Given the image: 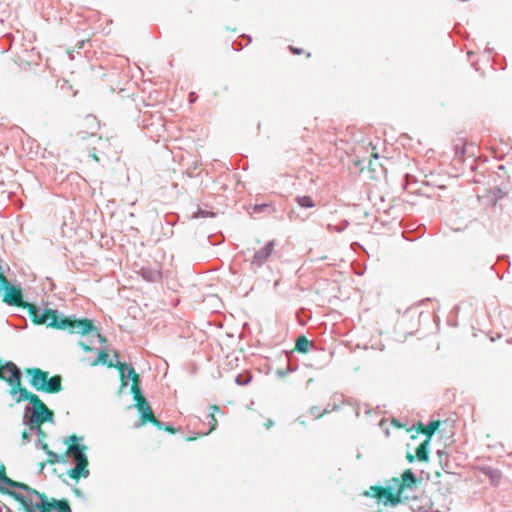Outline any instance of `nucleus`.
<instances>
[{
  "mask_svg": "<svg viewBox=\"0 0 512 512\" xmlns=\"http://www.w3.org/2000/svg\"><path fill=\"white\" fill-rule=\"evenodd\" d=\"M7 367L12 369L11 377L8 379V384L11 387L10 394L12 396L18 394V397L15 399L17 403L26 400L30 402L29 405L25 407L23 424L27 426L30 431L36 432L39 443L43 442L46 438V433L42 430L41 424L46 421H52L54 414L37 395L21 386V370L17 369L13 364H8Z\"/></svg>",
  "mask_w": 512,
  "mask_h": 512,
  "instance_id": "nucleus-1",
  "label": "nucleus"
},
{
  "mask_svg": "<svg viewBox=\"0 0 512 512\" xmlns=\"http://www.w3.org/2000/svg\"><path fill=\"white\" fill-rule=\"evenodd\" d=\"M31 321L36 325H46L50 328L67 330L70 333L87 335L92 344L93 339L105 342V338L97 331L89 319H77L74 315L66 317L57 309L42 308L32 303H25Z\"/></svg>",
  "mask_w": 512,
  "mask_h": 512,
  "instance_id": "nucleus-2",
  "label": "nucleus"
},
{
  "mask_svg": "<svg viewBox=\"0 0 512 512\" xmlns=\"http://www.w3.org/2000/svg\"><path fill=\"white\" fill-rule=\"evenodd\" d=\"M417 487V477L410 470H406L401 479L393 477L385 481L384 486H371L365 492L366 496L377 498L386 506L395 507L402 501L410 499V492H413Z\"/></svg>",
  "mask_w": 512,
  "mask_h": 512,
  "instance_id": "nucleus-3",
  "label": "nucleus"
},
{
  "mask_svg": "<svg viewBox=\"0 0 512 512\" xmlns=\"http://www.w3.org/2000/svg\"><path fill=\"white\" fill-rule=\"evenodd\" d=\"M115 367L118 368L120 378H121V387L120 392L123 388L128 385V380H132L131 393L133 394V398L136 402L135 407L141 413V422L142 424L146 422H151L156 426H160L161 422L156 419L154 416L151 407L145 397L142 395L140 388V376L135 372V369L127 365L126 363H122L117 361Z\"/></svg>",
  "mask_w": 512,
  "mask_h": 512,
  "instance_id": "nucleus-4",
  "label": "nucleus"
},
{
  "mask_svg": "<svg viewBox=\"0 0 512 512\" xmlns=\"http://www.w3.org/2000/svg\"><path fill=\"white\" fill-rule=\"evenodd\" d=\"M26 373L31 377V386L39 391L50 394L58 393L62 391V377L60 375L49 377V372L43 371L40 368H30L26 370Z\"/></svg>",
  "mask_w": 512,
  "mask_h": 512,
  "instance_id": "nucleus-5",
  "label": "nucleus"
},
{
  "mask_svg": "<svg viewBox=\"0 0 512 512\" xmlns=\"http://www.w3.org/2000/svg\"><path fill=\"white\" fill-rule=\"evenodd\" d=\"M379 138L372 139L371 137H362L357 139V144L354 145V154H357V161H354V165H358L362 161L378 158L377 145L379 144Z\"/></svg>",
  "mask_w": 512,
  "mask_h": 512,
  "instance_id": "nucleus-6",
  "label": "nucleus"
},
{
  "mask_svg": "<svg viewBox=\"0 0 512 512\" xmlns=\"http://www.w3.org/2000/svg\"><path fill=\"white\" fill-rule=\"evenodd\" d=\"M4 290L3 301L10 306H19L25 308L26 301L23 300L20 287L12 285L8 280L7 284H0V292Z\"/></svg>",
  "mask_w": 512,
  "mask_h": 512,
  "instance_id": "nucleus-7",
  "label": "nucleus"
},
{
  "mask_svg": "<svg viewBox=\"0 0 512 512\" xmlns=\"http://www.w3.org/2000/svg\"><path fill=\"white\" fill-rule=\"evenodd\" d=\"M87 446L84 444H70L67 448L66 455L70 457L74 465L88 466V458L85 454Z\"/></svg>",
  "mask_w": 512,
  "mask_h": 512,
  "instance_id": "nucleus-8",
  "label": "nucleus"
},
{
  "mask_svg": "<svg viewBox=\"0 0 512 512\" xmlns=\"http://www.w3.org/2000/svg\"><path fill=\"white\" fill-rule=\"evenodd\" d=\"M276 246L275 240L268 241L264 247L260 250L256 251L251 259V265L259 268L263 266L268 258L271 256L274 248Z\"/></svg>",
  "mask_w": 512,
  "mask_h": 512,
  "instance_id": "nucleus-9",
  "label": "nucleus"
},
{
  "mask_svg": "<svg viewBox=\"0 0 512 512\" xmlns=\"http://www.w3.org/2000/svg\"><path fill=\"white\" fill-rule=\"evenodd\" d=\"M83 127L85 130L79 131L77 134L81 139L87 136H94L100 128V122L94 115H87L83 120Z\"/></svg>",
  "mask_w": 512,
  "mask_h": 512,
  "instance_id": "nucleus-10",
  "label": "nucleus"
},
{
  "mask_svg": "<svg viewBox=\"0 0 512 512\" xmlns=\"http://www.w3.org/2000/svg\"><path fill=\"white\" fill-rule=\"evenodd\" d=\"M0 492L3 494H8L9 496L13 497L15 500L20 502L25 507L26 512H36L38 510V508L36 507V503L33 504L30 499H28L21 493L11 491L7 488H0Z\"/></svg>",
  "mask_w": 512,
  "mask_h": 512,
  "instance_id": "nucleus-11",
  "label": "nucleus"
},
{
  "mask_svg": "<svg viewBox=\"0 0 512 512\" xmlns=\"http://www.w3.org/2000/svg\"><path fill=\"white\" fill-rule=\"evenodd\" d=\"M140 276L148 282H158L162 279V272L159 265L143 266L139 271Z\"/></svg>",
  "mask_w": 512,
  "mask_h": 512,
  "instance_id": "nucleus-12",
  "label": "nucleus"
},
{
  "mask_svg": "<svg viewBox=\"0 0 512 512\" xmlns=\"http://www.w3.org/2000/svg\"><path fill=\"white\" fill-rule=\"evenodd\" d=\"M0 484H5L11 488L20 489L23 491L28 490L26 488L27 484L14 481V480L10 479L9 477H7L5 466L2 464H0ZM0 488H4V487L2 485H0Z\"/></svg>",
  "mask_w": 512,
  "mask_h": 512,
  "instance_id": "nucleus-13",
  "label": "nucleus"
},
{
  "mask_svg": "<svg viewBox=\"0 0 512 512\" xmlns=\"http://www.w3.org/2000/svg\"><path fill=\"white\" fill-rule=\"evenodd\" d=\"M59 501L55 498L48 500L47 496H45L42 501L36 502V507L40 512H50L52 509H56V503H59Z\"/></svg>",
  "mask_w": 512,
  "mask_h": 512,
  "instance_id": "nucleus-14",
  "label": "nucleus"
},
{
  "mask_svg": "<svg viewBox=\"0 0 512 512\" xmlns=\"http://www.w3.org/2000/svg\"><path fill=\"white\" fill-rule=\"evenodd\" d=\"M68 476L72 479H79L80 477L87 478L90 474L87 466L74 465L73 468L68 470Z\"/></svg>",
  "mask_w": 512,
  "mask_h": 512,
  "instance_id": "nucleus-15",
  "label": "nucleus"
},
{
  "mask_svg": "<svg viewBox=\"0 0 512 512\" xmlns=\"http://www.w3.org/2000/svg\"><path fill=\"white\" fill-rule=\"evenodd\" d=\"M314 348L313 341L308 340L305 336H299L296 340V350L300 353H307Z\"/></svg>",
  "mask_w": 512,
  "mask_h": 512,
  "instance_id": "nucleus-16",
  "label": "nucleus"
},
{
  "mask_svg": "<svg viewBox=\"0 0 512 512\" xmlns=\"http://www.w3.org/2000/svg\"><path fill=\"white\" fill-rule=\"evenodd\" d=\"M484 475H486L492 484L497 485L502 477L501 471L491 467H485L482 469Z\"/></svg>",
  "mask_w": 512,
  "mask_h": 512,
  "instance_id": "nucleus-17",
  "label": "nucleus"
},
{
  "mask_svg": "<svg viewBox=\"0 0 512 512\" xmlns=\"http://www.w3.org/2000/svg\"><path fill=\"white\" fill-rule=\"evenodd\" d=\"M428 445H429V440H426L417 447L416 455L420 461L428 460Z\"/></svg>",
  "mask_w": 512,
  "mask_h": 512,
  "instance_id": "nucleus-18",
  "label": "nucleus"
},
{
  "mask_svg": "<svg viewBox=\"0 0 512 512\" xmlns=\"http://www.w3.org/2000/svg\"><path fill=\"white\" fill-rule=\"evenodd\" d=\"M439 421H431L425 428L423 429V433L428 437L427 440H430L435 431L439 428Z\"/></svg>",
  "mask_w": 512,
  "mask_h": 512,
  "instance_id": "nucleus-19",
  "label": "nucleus"
},
{
  "mask_svg": "<svg viewBox=\"0 0 512 512\" xmlns=\"http://www.w3.org/2000/svg\"><path fill=\"white\" fill-rule=\"evenodd\" d=\"M296 202L303 208H312L315 205L310 196H297Z\"/></svg>",
  "mask_w": 512,
  "mask_h": 512,
  "instance_id": "nucleus-20",
  "label": "nucleus"
},
{
  "mask_svg": "<svg viewBox=\"0 0 512 512\" xmlns=\"http://www.w3.org/2000/svg\"><path fill=\"white\" fill-rule=\"evenodd\" d=\"M251 380H252L251 374H249V373L239 374L235 378V383L239 386H244V385H247L248 383H250Z\"/></svg>",
  "mask_w": 512,
  "mask_h": 512,
  "instance_id": "nucleus-21",
  "label": "nucleus"
},
{
  "mask_svg": "<svg viewBox=\"0 0 512 512\" xmlns=\"http://www.w3.org/2000/svg\"><path fill=\"white\" fill-rule=\"evenodd\" d=\"M56 505L57 507L55 510H57V512H72L66 500H60L59 503H56Z\"/></svg>",
  "mask_w": 512,
  "mask_h": 512,
  "instance_id": "nucleus-22",
  "label": "nucleus"
},
{
  "mask_svg": "<svg viewBox=\"0 0 512 512\" xmlns=\"http://www.w3.org/2000/svg\"><path fill=\"white\" fill-rule=\"evenodd\" d=\"M349 226V222L347 220H344L341 225H328V229L330 231H336V232H342Z\"/></svg>",
  "mask_w": 512,
  "mask_h": 512,
  "instance_id": "nucleus-23",
  "label": "nucleus"
},
{
  "mask_svg": "<svg viewBox=\"0 0 512 512\" xmlns=\"http://www.w3.org/2000/svg\"><path fill=\"white\" fill-rule=\"evenodd\" d=\"M328 412H329L328 408H325L323 411H320V409L318 407H316V406L310 408V414L315 419L321 417L322 415H324V414H326Z\"/></svg>",
  "mask_w": 512,
  "mask_h": 512,
  "instance_id": "nucleus-24",
  "label": "nucleus"
},
{
  "mask_svg": "<svg viewBox=\"0 0 512 512\" xmlns=\"http://www.w3.org/2000/svg\"><path fill=\"white\" fill-rule=\"evenodd\" d=\"M209 424H210V429L208 432L204 433L203 435H207L209 433H211L212 431H214L218 425V422H217V419L215 418V415L214 413H210L209 414Z\"/></svg>",
  "mask_w": 512,
  "mask_h": 512,
  "instance_id": "nucleus-25",
  "label": "nucleus"
},
{
  "mask_svg": "<svg viewBox=\"0 0 512 512\" xmlns=\"http://www.w3.org/2000/svg\"><path fill=\"white\" fill-rule=\"evenodd\" d=\"M26 488L28 490H24L25 492H27L30 495L36 496L40 501H42V499L46 496L44 493L37 491L36 489L30 487L29 485H26Z\"/></svg>",
  "mask_w": 512,
  "mask_h": 512,
  "instance_id": "nucleus-26",
  "label": "nucleus"
},
{
  "mask_svg": "<svg viewBox=\"0 0 512 512\" xmlns=\"http://www.w3.org/2000/svg\"><path fill=\"white\" fill-rule=\"evenodd\" d=\"M80 440H83V437L71 435L64 440V443L69 446L70 444H79L78 441H80Z\"/></svg>",
  "mask_w": 512,
  "mask_h": 512,
  "instance_id": "nucleus-27",
  "label": "nucleus"
},
{
  "mask_svg": "<svg viewBox=\"0 0 512 512\" xmlns=\"http://www.w3.org/2000/svg\"><path fill=\"white\" fill-rule=\"evenodd\" d=\"M47 455L50 458V462H52V463L53 462L60 463V462L63 461V456H61V455H59V454H57L55 452L50 451V452H48Z\"/></svg>",
  "mask_w": 512,
  "mask_h": 512,
  "instance_id": "nucleus-28",
  "label": "nucleus"
},
{
  "mask_svg": "<svg viewBox=\"0 0 512 512\" xmlns=\"http://www.w3.org/2000/svg\"><path fill=\"white\" fill-rule=\"evenodd\" d=\"M108 354L105 351H99L97 360L94 361V365L98 362L105 364L107 362Z\"/></svg>",
  "mask_w": 512,
  "mask_h": 512,
  "instance_id": "nucleus-29",
  "label": "nucleus"
},
{
  "mask_svg": "<svg viewBox=\"0 0 512 512\" xmlns=\"http://www.w3.org/2000/svg\"><path fill=\"white\" fill-rule=\"evenodd\" d=\"M32 432H33V431H30V430H29V431L24 430V431L22 432V441H23V443H28V442H30V440H31V433H32Z\"/></svg>",
  "mask_w": 512,
  "mask_h": 512,
  "instance_id": "nucleus-30",
  "label": "nucleus"
},
{
  "mask_svg": "<svg viewBox=\"0 0 512 512\" xmlns=\"http://www.w3.org/2000/svg\"><path fill=\"white\" fill-rule=\"evenodd\" d=\"M270 206L268 204H259V205H255L254 206V211L255 212H263L265 211L266 209H268Z\"/></svg>",
  "mask_w": 512,
  "mask_h": 512,
  "instance_id": "nucleus-31",
  "label": "nucleus"
},
{
  "mask_svg": "<svg viewBox=\"0 0 512 512\" xmlns=\"http://www.w3.org/2000/svg\"><path fill=\"white\" fill-rule=\"evenodd\" d=\"M79 346L86 352H91L93 349L84 341H79Z\"/></svg>",
  "mask_w": 512,
  "mask_h": 512,
  "instance_id": "nucleus-32",
  "label": "nucleus"
},
{
  "mask_svg": "<svg viewBox=\"0 0 512 512\" xmlns=\"http://www.w3.org/2000/svg\"><path fill=\"white\" fill-rule=\"evenodd\" d=\"M208 214H210V213H209V212H207V211H204V210H200V209H199V210L195 213L194 217H195V218H199V217H206Z\"/></svg>",
  "mask_w": 512,
  "mask_h": 512,
  "instance_id": "nucleus-33",
  "label": "nucleus"
},
{
  "mask_svg": "<svg viewBox=\"0 0 512 512\" xmlns=\"http://www.w3.org/2000/svg\"><path fill=\"white\" fill-rule=\"evenodd\" d=\"M455 150H456L455 153H456L457 157H463V155L465 154V148L464 147L459 149L458 146H456Z\"/></svg>",
  "mask_w": 512,
  "mask_h": 512,
  "instance_id": "nucleus-34",
  "label": "nucleus"
},
{
  "mask_svg": "<svg viewBox=\"0 0 512 512\" xmlns=\"http://www.w3.org/2000/svg\"><path fill=\"white\" fill-rule=\"evenodd\" d=\"M289 49L292 53L296 54V55H299L302 53V50L300 48H296V47H293V46H289Z\"/></svg>",
  "mask_w": 512,
  "mask_h": 512,
  "instance_id": "nucleus-35",
  "label": "nucleus"
},
{
  "mask_svg": "<svg viewBox=\"0 0 512 512\" xmlns=\"http://www.w3.org/2000/svg\"><path fill=\"white\" fill-rule=\"evenodd\" d=\"M40 446H41V449L46 452V454H48V452H50L49 447L46 443L40 442Z\"/></svg>",
  "mask_w": 512,
  "mask_h": 512,
  "instance_id": "nucleus-36",
  "label": "nucleus"
},
{
  "mask_svg": "<svg viewBox=\"0 0 512 512\" xmlns=\"http://www.w3.org/2000/svg\"><path fill=\"white\" fill-rule=\"evenodd\" d=\"M73 492H74V494H75L77 497H83V493H82V491H81L80 489H78V488H74V489H73Z\"/></svg>",
  "mask_w": 512,
  "mask_h": 512,
  "instance_id": "nucleus-37",
  "label": "nucleus"
},
{
  "mask_svg": "<svg viewBox=\"0 0 512 512\" xmlns=\"http://www.w3.org/2000/svg\"><path fill=\"white\" fill-rule=\"evenodd\" d=\"M288 371H289V370H287V371L278 370V371H277V374H278L279 376H281V377H284V376L288 373Z\"/></svg>",
  "mask_w": 512,
  "mask_h": 512,
  "instance_id": "nucleus-38",
  "label": "nucleus"
},
{
  "mask_svg": "<svg viewBox=\"0 0 512 512\" xmlns=\"http://www.w3.org/2000/svg\"><path fill=\"white\" fill-rule=\"evenodd\" d=\"M210 409H211L213 412H215V411H219V407H218V406H216V405H212V406L210 407Z\"/></svg>",
  "mask_w": 512,
  "mask_h": 512,
  "instance_id": "nucleus-39",
  "label": "nucleus"
},
{
  "mask_svg": "<svg viewBox=\"0 0 512 512\" xmlns=\"http://www.w3.org/2000/svg\"><path fill=\"white\" fill-rule=\"evenodd\" d=\"M194 96H195V93H193V92L189 94L190 102H194Z\"/></svg>",
  "mask_w": 512,
  "mask_h": 512,
  "instance_id": "nucleus-40",
  "label": "nucleus"
},
{
  "mask_svg": "<svg viewBox=\"0 0 512 512\" xmlns=\"http://www.w3.org/2000/svg\"><path fill=\"white\" fill-rule=\"evenodd\" d=\"M408 460H409L410 462H412V461H413V456H412V455H408Z\"/></svg>",
  "mask_w": 512,
  "mask_h": 512,
  "instance_id": "nucleus-41",
  "label": "nucleus"
},
{
  "mask_svg": "<svg viewBox=\"0 0 512 512\" xmlns=\"http://www.w3.org/2000/svg\"><path fill=\"white\" fill-rule=\"evenodd\" d=\"M438 455L441 456L442 452L440 450L437 451Z\"/></svg>",
  "mask_w": 512,
  "mask_h": 512,
  "instance_id": "nucleus-42",
  "label": "nucleus"
},
{
  "mask_svg": "<svg viewBox=\"0 0 512 512\" xmlns=\"http://www.w3.org/2000/svg\"><path fill=\"white\" fill-rule=\"evenodd\" d=\"M353 273H354V274H358V272L356 271V269H355V268H354V270H353Z\"/></svg>",
  "mask_w": 512,
  "mask_h": 512,
  "instance_id": "nucleus-43",
  "label": "nucleus"
}]
</instances>
